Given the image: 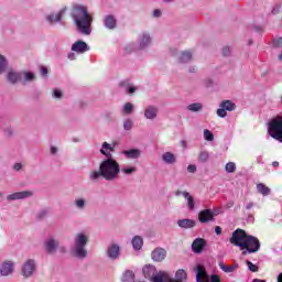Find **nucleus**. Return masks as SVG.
I'll return each instance as SVG.
<instances>
[{
	"instance_id": "nucleus-1",
	"label": "nucleus",
	"mask_w": 282,
	"mask_h": 282,
	"mask_svg": "<svg viewBox=\"0 0 282 282\" xmlns=\"http://www.w3.org/2000/svg\"><path fill=\"white\" fill-rule=\"evenodd\" d=\"M117 144V142L110 144L105 141L99 150L101 155H105L106 158L99 164V169L102 172V178L106 180V182H115V180L120 177V163H118L111 155V153L116 151Z\"/></svg>"
},
{
	"instance_id": "nucleus-2",
	"label": "nucleus",
	"mask_w": 282,
	"mask_h": 282,
	"mask_svg": "<svg viewBox=\"0 0 282 282\" xmlns=\"http://www.w3.org/2000/svg\"><path fill=\"white\" fill-rule=\"evenodd\" d=\"M70 17L79 34H84L85 36L91 34V23H94V18L89 14L87 7L83 4H74Z\"/></svg>"
},
{
	"instance_id": "nucleus-3",
	"label": "nucleus",
	"mask_w": 282,
	"mask_h": 282,
	"mask_svg": "<svg viewBox=\"0 0 282 282\" xmlns=\"http://www.w3.org/2000/svg\"><path fill=\"white\" fill-rule=\"evenodd\" d=\"M89 243V236L85 232H79L74 238V245L70 248V254L75 259H87V245Z\"/></svg>"
},
{
	"instance_id": "nucleus-4",
	"label": "nucleus",
	"mask_w": 282,
	"mask_h": 282,
	"mask_svg": "<svg viewBox=\"0 0 282 282\" xmlns=\"http://www.w3.org/2000/svg\"><path fill=\"white\" fill-rule=\"evenodd\" d=\"M268 133L274 140L282 142V117H275L270 120Z\"/></svg>"
},
{
	"instance_id": "nucleus-5",
	"label": "nucleus",
	"mask_w": 282,
	"mask_h": 282,
	"mask_svg": "<svg viewBox=\"0 0 282 282\" xmlns=\"http://www.w3.org/2000/svg\"><path fill=\"white\" fill-rule=\"evenodd\" d=\"M196 272V282H221V278L218 274L209 275L206 271V268L202 264H198L195 268Z\"/></svg>"
},
{
	"instance_id": "nucleus-6",
	"label": "nucleus",
	"mask_w": 282,
	"mask_h": 282,
	"mask_svg": "<svg viewBox=\"0 0 282 282\" xmlns=\"http://www.w3.org/2000/svg\"><path fill=\"white\" fill-rule=\"evenodd\" d=\"M242 256L246 257V254H252L254 252H259L261 250V242L259 241V238L254 236H247V240H245Z\"/></svg>"
},
{
	"instance_id": "nucleus-7",
	"label": "nucleus",
	"mask_w": 282,
	"mask_h": 282,
	"mask_svg": "<svg viewBox=\"0 0 282 282\" xmlns=\"http://www.w3.org/2000/svg\"><path fill=\"white\" fill-rule=\"evenodd\" d=\"M143 275L145 279H149L151 282H162V280L166 275V272L164 271L158 272V269H155V267L149 264L143 268Z\"/></svg>"
},
{
	"instance_id": "nucleus-8",
	"label": "nucleus",
	"mask_w": 282,
	"mask_h": 282,
	"mask_svg": "<svg viewBox=\"0 0 282 282\" xmlns=\"http://www.w3.org/2000/svg\"><path fill=\"white\" fill-rule=\"evenodd\" d=\"M247 239L248 234H246V230L238 228L231 234V238L229 239V241L230 243H232V246H236L237 248H240V250H243Z\"/></svg>"
},
{
	"instance_id": "nucleus-9",
	"label": "nucleus",
	"mask_w": 282,
	"mask_h": 282,
	"mask_svg": "<svg viewBox=\"0 0 282 282\" xmlns=\"http://www.w3.org/2000/svg\"><path fill=\"white\" fill-rule=\"evenodd\" d=\"M219 107L220 108L216 111L218 118H226V116H228V111H235V109H237V105L231 100H223Z\"/></svg>"
},
{
	"instance_id": "nucleus-10",
	"label": "nucleus",
	"mask_w": 282,
	"mask_h": 282,
	"mask_svg": "<svg viewBox=\"0 0 282 282\" xmlns=\"http://www.w3.org/2000/svg\"><path fill=\"white\" fill-rule=\"evenodd\" d=\"M153 39L151 37V34L149 32H143L138 36L137 50L144 52L145 50H149V47H151Z\"/></svg>"
},
{
	"instance_id": "nucleus-11",
	"label": "nucleus",
	"mask_w": 282,
	"mask_h": 282,
	"mask_svg": "<svg viewBox=\"0 0 282 282\" xmlns=\"http://www.w3.org/2000/svg\"><path fill=\"white\" fill-rule=\"evenodd\" d=\"M65 12H67V7H63L56 13H50L46 15V21L48 25H56V23H63V18L65 17Z\"/></svg>"
},
{
	"instance_id": "nucleus-12",
	"label": "nucleus",
	"mask_w": 282,
	"mask_h": 282,
	"mask_svg": "<svg viewBox=\"0 0 282 282\" xmlns=\"http://www.w3.org/2000/svg\"><path fill=\"white\" fill-rule=\"evenodd\" d=\"M36 270V261L34 259H29L26 262H24L22 267V274L25 276V279H30L32 274H34Z\"/></svg>"
},
{
	"instance_id": "nucleus-13",
	"label": "nucleus",
	"mask_w": 282,
	"mask_h": 282,
	"mask_svg": "<svg viewBox=\"0 0 282 282\" xmlns=\"http://www.w3.org/2000/svg\"><path fill=\"white\" fill-rule=\"evenodd\" d=\"M106 254L111 261H118L120 259V246L118 243L109 245Z\"/></svg>"
},
{
	"instance_id": "nucleus-14",
	"label": "nucleus",
	"mask_w": 282,
	"mask_h": 282,
	"mask_svg": "<svg viewBox=\"0 0 282 282\" xmlns=\"http://www.w3.org/2000/svg\"><path fill=\"white\" fill-rule=\"evenodd\" d=\"M58 246H61V242L54 239V237H50L44 241V248L47 254H54L58 250Z\"/></svg>"
},
{
	"instance_id": "nucleus-15",
	"label": "nucleus",
	"mask_w": 282,
	"mask_h": 282,
	"mask_svg": "<svg viewBox=\"0 0 282 282\" xmlns=\"http://www.w3.org/2000/svg\"><path fill=\"white\" fill-rule=\"evenodd\" d=\"M14 272V262L7 260L0 264V276H10Z\"/></svg>"
},
{
	"instance_id": "nucleus-16",
	"label": "nucleus",
	"mask_w": 282,
	"mask_h": 282,
	"mask_svg": "<svg viewBox=\"0 0 282 282\" xmlns=\"http://www.w3.org/2000/svg\"><path fill=\"white\" fill-rule=\"evenodd\" d=\"M70 50L72 52H76V54H85V52H89L91 48L85 41L78 40L72 45Z\"/></svg>"
},
{
	"instance_id": "nucleus-17",
	"label": "nucleus",
	"mask_w": 282,
	"mask_h": 282,
	"mask_svg": "<svg viewBox=\"0 0 282 282\" xmlns=\"http://www.w3.org/2000/svg\"><path fill=\"white\" fill-rule=\"evenodd\" d=\"M33 193L31 191L15 192L7 196L8 202H17L19 199H28L32 197Z\"/></svg>"
},
{
	"instance_id": "nucleus-18",
	"label": "nucleus",
	"mask_w": 282,
	"mask_h": 282,
	"mask_svg": "<svg viewBox=\"0 0 282 282\" xmlns=\"http://www.w3.org/2000/svg\"><path fill=\"white\" fill-rule=\"evenodd\" d=\"M198 221L200 224H208L209 221H215L213 218V209H203L198 213Z\"/></svg>"
},
{
	"instance_id": "nucleus-19",
	"label": "nucleus",
	"mask_w": 282,
	"mask_h": 282,
	"mask_svg": "<svg viewBox=\"0 0 282 282\" xmlns=\"http://www.w3.org/2000/svg\"><path fill=\"white\" fill-rule=\"evenodd\" d=\"M104 26L106 30H116L118 28V20L113 14H107L104 18Z\"/></svg>"
},
{
	"instance_id": "nucleus-20",
	"label": "nucleus",
	"mask_w": 282,
	"mask_h": 282,
	"mask_svg": "<svg viewBox=\"0 0 282 282\" xmlns=\"http://www.w3.org/2000/svg\"><path fill=\"white\" fill-rule=\"evenodd\" d=\"M206 248V240L204 238H196L192 243V250L195 254H200Z\"/></svg>"
},
{
	"instance_id": "nucleus-21",
	"label": "nucleus",
	"mask_w": 282,
	"mask_h": 282,
	"mask_svg": "<svg viewBox=\"0 0 282 282\" xmlns=\"http://www.w3.org/2000/svg\"><path fill=\"white\" fill-rule=\"evenodd\" d=\"M152 261H156L158 263L164 261L166 259V249L164 248H156L151 253Z\"/></svg>"
},
{
	"instance_id": "nucleus-22",
	"label": "nucleus",
	"mask_w": 282,
	"mask_h": 282,
	"mask_svg": "<svg viewBox=\"0 0 282 282\" xmlns=\"http://www.w3.org/2000/svg\"><path fill=\"white\" fill-rule=\"evenodd\" d=\"M177 226L180 228H183L185 230H188L191 228H195L197 226V223L191 218H184V219H178L177 220Z\"/></svg>"
},
{
	"instance_id": "nucleus-23",
	"label": "nucleus",
	"mask_w": 282,
	"mask_h": 282,
	"mask_svg": "<svg viewBox=\"0 0 282 282\" xmlns=\"http://www.w3.org/2000/svg\"><path fill=\"white\" fill-rule=\"evenodd\" d=\"M159 109L155 106H148L144 110V118L147 120H155L158 118Z\"/></svg>"
},
{
	"instance_id": "nucleus-24",
	"label": "nucleus",
	"mask_w": 282,
	"mask_h": 282,
	"mask_svg": "<svg viewBox=\"0 0 282 282\" xmlns=\"http://www.w3.org/2000/svg\"><path fill=\"white\" fill-rule=\"evenodd\" d=\"M7 80L11 85H17V83H20V80H23V75L21 72H9L7 75Z\"/></svg>"
},
{
	"instance_id": "nucleus-25",
	"label": "nucleus",
	"mask_w": 282,
	"mask_h": 282,
	"mask_svg": "<svg viewBox=\"0 0 282 282\" xmlns=\"http://www.w3.org/2000/svg\"><path fill=\"white\" fill-rule=\"evenodd\" d=\"M122 155H126L128 160H138L142 155V151L138 149L123 150Z\"/></svg>"
},
{
	"instance_id": "nucleus-26",
	"label": "nucleus",
	"mask_w": 282,
	"mask_h": 282,
	"mask_svg": "<svg viewBox=\"0 0 282 282\" xmlns=\"http://www.w3.org/2000/svg\"><path fill=\"white\" fill-rule=\"evenodd\" d=\"M102 177V170H93L89 172L88 180L93 184H98L100 182V178Z\"/></svg>"
},
{
	"instance_id": "nucleus-27",
	"label": "nucleus",
	"mask_w": 282,
	"mask_h": 282,
	"mask_svg": "<svg viewBox=\"0 0 282 282\" xmlns=\"http://www.w3.org/2000/svg\"><path fill=\"white\" fill-rule=\"evenodd\" d=\"M119 87H121V89H124L126 94H135V91H138V88L131 85L129 79L120 82Z\"/></svg>"
},
{
	"instance_id": "nucleus-28",
	"label": "nucleus",
	"mask_w": 282,
	"mask_h": 282,
	"mask_svg": "<svg viewBox=\"0 0 282 282\" xmlns=\"http://www.w3.org/2000/svg\"><path fill=\"white\" fill-rule=\"evenodd\" d=\"M182 195L187 202L188 210H195V198L191 195V193L183 192Z\"/></svg>"
},
{
	"instance_id": "nucleus-29",
	"label": "nucleus",
	"mask_w": 282,
	"mask_h": 282,
	"mask_svg": "<svg viewBox=\"0 0 282 282\" xmlns=\"http://www.w3.org/2000/svg\"><path fill=\"white\" fill-rule=\"evenodd\" d=\"M218 267L220 268V270H223V272H225L226 274H230L232 272H235V270H237V268H239V264H232V265H226L224 263V261H220L218 263Z\"/></svg>"
},
{
	"instance_id": "nucleus-30",
	"label": "nucleus",
	"mask_w": 282,
	"mask_h": 282,
	"mask_svg": "<svg viewBox=\"0 0 282 282\" xmlns=\"http://www.w3.org/2000/svg\"><path fill=\"white\" fill-rule=\"evenodd\" d=\"M162 160L165 164H175V162H177V158H175V154H173V152L163 153Z\"/></svg>"
},
{
	"instance_id": "nucleus-31",
	"label": "nucleus",
	"mask_w": 282,
	"mask_h": 282,
	"mask_svg": "<svg viewBox=\"0 0 282 282\" xmlns=\"http://www.w3.org/2000/svg\"><path fill=\"white\" fill-rule=\"evenodd\" d=\"M142 246H144V240L140 236H134L132 238V247L133 250H142Z\"/></svg>"
},
{
	"instance_id": "nucleus-32",
	"label": "nucleus",
	"mask_w": 282,
	"mask_h": 282,
	"mask_svg": "<svg viewBox=\"0 0 282 282\" xmlns=\"http://www.w3.org/2000/svg\"><path fill=\"white\" fill-rule=\"evenodd\" d=\"M122 282H135V273L131 270L124 271V273L121 276Z\"/></svg>"
},
{
	"instance_id": "nucleus-33",
	"label": "nucleus",
	"mask_w": 282,
	"mask_h": 282,
	"mask_svg": "<svg viewBox=\"0 0 282 282\" xmlns=\"http://www.w3.org/2000/svg\"><path fill=\"white\" fill-rule=\"evenodd\" d=\"M187 111H192V113H197L199 111H202V109H204V105L202 102H194V104H189L186 107Z\"/></svg>"
},
{
	"instance_id": "nucleus-34",
	"label": "nucleus",
	"mask_w": 282,
	"mask_h": 282,
	"mask_svg": "<svg viewBox=\"0 0 282 282\" xmlns=\"http://www.w3.org/2000/svg\"><path fill=\"white\" fill-rule=\"evenodd\" d=\"M193 61V52L184 51L181 53L180 63H191Z\"/></svg>"
},
{
	"instance_id": "nucleus-35",
	"label": "nucleus",
	"mask_w": 282,
	"mask_h": 282,
	"mask_svg": "<svg viewBox=\"0 0 282 282\" xmlns=\"http://www.w3.org/2000/svg\"><path fill=\"white\" fill-rule=\"evenodd\" d=\"M257 191L258 193H260V195H263V197H268V195H270L271 193L270 187L265 186V184L263 183H259L257 185Z\"/></svg>"
},
{
	"instance_id": "nucleus-36",
	"label": "nucleus",
	"mask_w": 282,
	"mask_h": 282,
	"mask_svg": "<svg viewBox=\"0 0 282 282\" xmlns=\"http://www.w3.org/2000/svg\"><path fill=\"white\" fill-rule=\"evenodd\" d=\"M74 206H75V208H77V210H85V208L87 207V199L76 198L74 200Z\"/></svg>"
},
{
	"instance_id": "nucleus-37",
	"label": "nucleus",
	"mask_w": 282,
	"mask_h": 282,
	"mask_svg": "<svg viewBox=\"0 0 282 282\" xmlns=\"http://www.w3.org/2000/svg\"><path fill=\"white\" fill-rule=\"evenodd\" d=\"M208 160H210V153H208V151H206V150H202L198 153V162H200L202 164H206V162H208Z\"/></svg>"
},
{
	"instance_id": "nucleus-38",
	"label": "nucleus",
	"mask_w": 282,
	"mask_h": 282,
	"mask_svg": "<svg viewBox=\"0 0 282 282\" xmlns=\"http://www.w3.org/2000/svg\"><path fill=\"white\" fill-rule=\"evenodd\" d=\"M22 78L25 83H32L34 78H36V75L32 72H21Z\"/></svg>"
},
{
	"instance_id": "nucleus-39",
	"label": "nucleus",
	"mask_w": 282,
	"mask_h": 282,
	"mask_svg": "<svg viewBox=\"0 0 282 282\" xmlns=\"http://www.w3.org/2000/svg\"><path fill=\"white\" fill-rule=\"evenodd\" d=\"M120 172L123 173V175H133V173L138 172V169L135 166H123L120 169Z\"/></svg>"
},
{
	"instance_id": "nucleus-40",
	"label": "nucleus",
	"mask_w": 282,
	"mask_h": 282,
	"mask_svg": "<svg viewBox=\"0 0 282 282\" xmlns=\"http://www.w3.org/2000/svg\"><path fill=\"white\" fill-rule=\"evenodd\" d=\"M187 274L184 269L177 270L175 273V281L183 282L186 281Z\"/></svg>"
},
{
	"instance_id": "nucleus-41",
	"label": "nucleus",
	"mask_w": 282,
	"mask_h": 282,
	"mask_svg": "<svg viewBox=\"0 0 282 282\" xmlns=\"http://www.w3.org/2000/svg\"><path fill=\"white\" fill-rule=\"evenodd\" d=\"M8 69V58L6 56L0 55V75L6 73Z\"/></svg>"
},
{
	"instance_id": "nucleus-42",
	"label": "nucleus",
	"mask_w": 282,
	"mask_h": 282,
	"mask_svg": "<svg viewBox=\"0 0 282 282\" xmlns=\"http://www.w3.org/2000/svg\"><path fill=\"white\" fill-rule=\"evenodd\" d=\"M122 113H124L126 116H131V113H133V104H124L122 107Z\"/></svg>"
},
{
	"instance_id": "nucleus-43",
	"label": "nucleus",
	"mask_w": 282,
	"mask_h": 282,
	"mask_svg": "<svg viewBox=\"0 0 282 282\" xmlns=\"http://www.w3.org/2000/svg\"><path fill=\"white\" fill-rule=\"evenodd\" d=\"M204 140H206L207 142H213L215 140V134H213V132L208 129L204 130Z\"/></svg>"
},
{
	"instance_id": "nucleus-44",
	"label": "nucleus",
	"mask_w": 282,
	"mask_h": 282,
	"mask_svg": "<svg viewBox=\"0 0 282 282\" xmlns=\"http://www.w3.org/2000/svg\"><path fill=\"white\" fill-rule=\"evenodd\" d=\"M225 171L227 173H235V171H237V164H235V162H228L225 166Z\"/></svg>"
},
{
	"instance_id": "nucleus-45",
	"label": "nucleus",
	"mask_w": 282,
	"mask_h": 282,
	"mask_svg": "<svg viewBox=\"0 0 282 282\" xmlns=\"http://www.w3.org/2000/svg\"><path fill=\"white\" fill-rule=\"evenodd\" d=\"M123 129H124V131H131V129H133V120L126 119L123 121Z\"/></svg>"
},
{
	"instance_id": "nucleus-46",
	"label": "nucleus",
	"mask_w": 282,
	"mask_h": 282,
	"mask_svg": "<svg viewBox=\"0 0 282 282\" xmlns=\"http://www.w3.org/2000/svg\"><path fill=\"white\" fill-rule=\"evenodd\" d=\"M246 264H247V268L250 270V272H259V267L252 263L250 260H247Z\"/></svg>"
},
{
	"instance_id": "nucleus-47",
	"label": "nucleus",
	"mask_w": 282,
	"mask_h": 282,
	"mask_svg": "<svg viewBox=\"0 0 282 282\" xmlns=\"http://www.w3.org/2000/svg\"><path fill=\"white\" fill-rule=\"evenodd\" d=\"M126 54H131V52H135V44L130 43L124 46Z\"/></svg>"
},
{
	"instance_id": "nucleus-48",
	"label": "nucleus",
	"mask_w": 282,
	"mask_h": 282,
	"mask_svg": "<svg viewBox=\"0 0 282 282\" xmlns=\"http://www.w3.org/2000/svg\"><path fill=\"white\" fill-rule=\"evenodd\" d=\"M47 214H48L47 209H42L37 213L36 217L37 219H45V217H47Z\"/></svg>"
},
{
	"instance_id": "nucleus-49",
	"label": "nucleus",
	"mask_w": 282,
	"mask_h": 282,
	"mask_svg": "<svg viewBox=\"0 0 282 282\" xmlns=\"http://www.w3.org/2000/svg\"><path fill=\"white\" fill-rule=\"evenodd\" d=\"M230 54H232V48H230V46H224L223 56H230Z\"/></svg>"
},
{
	"instance_id": "nucleus-50",
	"label": "nucleus",
	"mask_w": 282,
	"mask_h": 282,
	"mask_svg": "<svg viewBox=\"0 0 282 282\" xmlns=\"http://www.w3.org/2000/svg\"><path fill=\"white\" fill-rule=\"evenodd\" d=\"M221 213H224V210L221 209V207H215V208L212 210L213 218L215 219V217H217V215H221Z\"/></svg>"
},
{
	"instance_id": "nucleus-51",
	"label": "nucleus",
	"mask_w": 282,
	"mask_h": 282,
	"mask_svg": "<svg viewBox=\"0 0 282 282\" xmlns=\"http://www.w3.org/2000/svg\"><path fill=\"white\" fill-rule=\"evenodd\" d=\"M53 97L58 99L63 98V91H61V89H54Z\"/></svg>"
},
{
	"instance_id": "nucleus-52",
	"label": "nucleus",
	"mask_w": 282,
	"mask_h": 282,
	"mask_svg": "<svg viewBox=\"0 0 282 282\" xmlns=\"http://www.w3.org/2000/svg\"><path fill=\"white\" fill-rule=\"evenodd\" d=\"M273 46L281 47L282 46V37L274 39Z\"/></svg>"
},
{
	"instance_id": "nucleus-53",
	"label": "nucleus",
	"mask_w": 282,
	"mask_h": 282,
	"mask_svg": "<svg viewBox=\"0 0 282 282\" xmlns=\"http://www.w3.org/2000/svg\"><path fill=\"white\" fill-rule=\"evenodd\" d=\"M187 171H188V173H196L197 166L194 165V164H189V165L187 166Z\"/></svg>"
},
{
	"instance_id": "nucleus-54",
	"label": "nucleus",
	"mask_w": 282,
	"mask_h": 282,
	"mask_svg": "<svg viewBox=\"0 0 282 282\" xmlns=\"http://www.w3.org/2000/svg\"><path fill=\"white\" fill-rule=\"evenodd\" d=\"M40 73H41V76H46L48 74L47 67L41 66Z\"/></svg>"
},
{
	"instance_id": "nucleus-55",
	"label": "nucleus",
	"mask_w": 282,
	"mask_h": 282,
	"mask_svg": "<svg viewBox=\"0 0 282 282\" xmlns=\"http://www.w3.org/2000/svg\"><path fill=\"white\" fill-rule=\"evenodd\" d=\"M204 85H205V87H213V79H210V78L205 79Z\"/></svg>"
},
{
	"instance_id": "nucleus-56",
	"label": "nucleus",
	"mask_w": 282,
	"mask_h": 282,
	"mask_svg": "<svg viewBox=\"0 0 282 282\" xmlns=\"http://www.w3.org/2000/svg\"><path fill=\"white\" fill-rule=\"evenodd\" d=\"M58 153V148L52 145L51 147V155H56Z\"/></svg>"
},
{
	"instance_id": "nucleus-57",
	"label": "nucleus",
	"mask_w": 282,
	"mask_h": 282,
	"mask_svg": "<svg viewBox=\"0 0 282 282\" xmlns=\"http://www.w3.org/2000/svg\"><path fill=\"white\" fill-rule=\"evenodd\" d=\"M153 17H155L156 19H159V17H162V11H160L159 9H155L153 11Z\"/></svg>"
},
{
	"instance_id": "nucleus-58",
	"label": "nucleus",
	"mask_w": 282,
	"mask_h": 282,
	"mask_svg": "<svg viewBox=\"0 0 282 282\" xmlns=\"http://www.w3.org/2000/svg\"><path fill=\"white\" fill-rule=\"evenodd\" d=\"M21 169H23V165H22L21 163H15V164L13 165V170H14V171H21Z\"/></svg>"
},
{
	"instance_id": "nucleus-59",
	"label": "nucleus",
	"mask_w": 282,
	"mask_h": 282,
	"mask_svg": "<svg viewBox=\"0 0 282 282\" xmlns=\"http://www.w3.org/2000/svg\"><path fill=\"white\" fill-rule=\"evenodd\" d=\"M67 58H68L69 61H76V54H74V53H68Z\"/></svg>"
},
{
	"instance_id": "nucleus-60",
	"label": "nucleus",
	"mask_w": 282,
	"mask_h": 282,
	"mask_svg": "<svg viewBox=\"0 0 282 282\" xmlns=\"http://www.w3.org/2000/svg\"><path fill=\"white\" fill-rule=\"evenodd\" d=\"M254 207V203H248L246 205V210H251Z\"/></svg>"
},
{
	"instance_id": "nucleus-61",
	"label": "nucleus",
	"mask_w": 282,
	"mask_h": 282,
	"mask_svg": "<svg viewBox=\"0 0 282 282\" xmlns=\"http://www.w3.org/2000/svg\"><path fill=\"white\" fill-rule=\"evenodd\" d=\"M247 221H250L251 224L254 223V216H252V214H248Z\"/></svg>"
},
{
	"instance_id": "nucleus-62",
	"label": "nucleus",
	"mask_w": 282,
	"mask_h": 282,
	"mask_svg": "<svg viewBox=\"0 0 282 282\" xmlns=\"http://www.w3.org/2000/svg\"><path fill=\"white\" fill-rule=\"evenodd\" d=\"M214 230H215L216 235H221V227L216 226Z\"/></svg>"
},
{
	"instance_id": "nucleus-63",
	"label": "nucleus",
	"mask_w": 282,
	"mask_h": 282,
	"mask_svg": "<svg viewBox=\"0 0 282 282\" xmlns=\"http://www.w3.org/2000/svg\"><path fill=\"white\" fill-rule=\"evenodd\" d=\"M4 133H7V135H12V133H13L12 128H7L4 130Z\"/></svg>"
},
{
	"instance_id": "nucleus-64",
	"label": "nucleus",
	"mask_w": 282,
	"mask_h": 282,
	"mask_svg": "<svg viewBox=\"0 0 282 282\" xmlns=\"http://www.w3.org/2000/svg\"><path fill=\"white\" fill-rule=\"evenodd\" d=\"M279 10H280L279 6L274 7L272 10V14H279Z\"/></svg>"
}]
</instances>
